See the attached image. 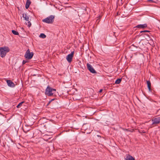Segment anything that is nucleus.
<instances>
[{"instance_id":"nucleus-1","label":"nucleus","mask_w":160,"mask_h":160,"mask_svg":"<svg viewBox=\"0 0 160 160\" xmlns=\"http://www.w3.org/2000/svg\"><path fill=\"white\" fill-rule=\"evenodd\" d=\"M10 51L9 48L7 47H4L0 48V56L4 58L7 53Z\"/></svg>"},{"instance_id":"nucleus-2","label":"nucleus","mask_w":160,"mask_h":160,"mask_svg":"<svg viewBox=\"0 0 160 160\" xmlns=\"http://www.w3.org/2000/svg\"><path fill=\"white\" fill-rule=\"evenodd\" d=\"M56 92V90L48 86L46 89L45 94L48 96H51L53 95L54 93Z\"/></svg>"},{"instance_id":"nucleus-3","label":"nucleus","mask_w":160,"mask_h":160,"mask_svg":"<svg viewBox=\"0 0 160 160\" xmlns=\"http://www.w3.org/2000/svg\"><path fill=\"white\" fill-rule=\"evenodd\" d=\"M54 16L51 15L42 20V21L47 23H52L54 22Z\"/></svg>"},{"instance_id":"nucleus-4","label":"nucleus","mask_w":160,"mask_h":160,"mask_svg":"<svg viewBox=\"0 0 160 160\" xmlns=\"http://www.w3.org/2000/svg\"><path fill=\"white\" fill-rule=\"evenodd\" d=\"M33 55V52H30L29 49L27 50L26 52L24 55V57L25 58L28 59H31Z\"/></svg>"},{"instance_id":"nucleus-5","label":"nucleus","mask_w":160,"mask_h":160,"mask_svg":"<svg viewBox=\"0 0 160 160\" xmlns=\"http://www.w3.org/2000/svg\"><path fill=\"white\" fill-rule=\"evenodd\" d=\"M87 68L91 73H97L96 71L90 64L88 63L87 64Z\"/></svg>"},{"instance_id":"nucleus-6","label":"nucleus","mask_w":160,"mask_h":160,"mask_svg":"<svg viewBox=\"0 0 160 160\" xmlns=\"http://www.w3.org/2000/svg\"><path fill=\"white\" fill-rule=\"evenodd\" d=\"M74 51L71 52V53L68 54L66 57V59L69 62H71L73 56Z\"/></svg>"},{"instance_id":"nucleus-7","label":"nucleus","mask_w":160,"mask_h":160,"mask_svg":"<svg viewBox=\"0 0 160 160\" xmlns=\"http://www.w3.org/2000/svg\"><path fill=\"white\" fill-rule=\"evenodd\" d=\"M152 124H157L160 122V117H158L153 119L152 120Z\"/></svg>"},{"instance_id":"nucleus-8","label":"nucleus","mask_w":160,"mask_h":160,"mask_svg":"<svg viewBox=\"0 0 160 160\" xmlns=\"http://www.w3.org/2000/svg\"><path fill=\"white\" fill-rule=\"evenodd\" d=\"M52 126L51 123H48V126L47 127L46 129H45V131L47 132H50Z\"/></svg>"},{"instance_id":"nucleus-9","label":"nucleus","mask_w":160,"mask_h":160,"mask_svg":"<svg viewBox=\"0 0 160 160\" xmlns=\"http://www.w3.org/2000/svg\"><path fill=\"white\" fill-rule=\"evenodd\" d=\"M7 82L8 85L10 87H14L15 84L14 83L10 80H7Z\"/></svg>"},{"instance_id":"nucleus-10","label":"nucleus","mask_w":160,"mask_h":160,"mask_svg":"<svg viewBox=\"0 0 160 160\" xmlns=\"http://www.w3.org/2000/svg\"><path fill=\"white\" fill-rule=\"evenodd\" d=\"M45 123L41 124L39 125V127L40 129V131L41 132H44L45 131Z\"/></svg>"},{"instance_id":"nucleus-11","label":"nucleus","mask_w":160,"mask_h":160,"mask_svg":"<svg viewBox=\"0 0 160 160\" xmlns=\"http://www.w3.org/2000/svg\"><path fill=\"white\" fill-rule=\"evenodd\" d=\"M147 27V24L146 23H145L143 24H139L137 25L136 27L138 28H144Z\"/></svg>"},{"instance_id":"nucleus-12","label":"nucleus","mask_w":160,"mask_h":160,"mask_svg":"<svg viewBox=\"0 0 160 160\" xmlns=\"http://www.w3.org/2000/svg\"><path fill=\"white\" fill-rule=\"evenodd\" d=\"M125 159L126 160H135L134 158L129 154L127 155Z\"/></svg>"},{"instance_id":"nucleus-13","label":"nucleus","mask_w":160,"mask_h":160,"mask_svg":"<svg viewBox=\"0 0 160 160\" xmlns=\"http://www.w3.org/2000/svg\"><path fill=\"white\" fill-rule=\"evenodd\" d=\"M22 17L26 21H28L29 19V17L25 13H23L22 14Z\"/></svg>"},{"instance_id":"nucleus-14","label":"nucleus","mask_w":160,"mask_h":160,"mask_svg":"<svg viewBox=\"0 0 160 160\" xmlns=\"http://www.w3.org/2000/svg\"><path fill=\"white\" fill-rule=\"evenodd\" d=\"M31 2L30 0H27L25 5V8L26 9H28L30 6L31 4Z\"/></svg>"},{"instance_id":"nucleus-15","label":"nucleus","mask_w":160,"mask_h":160,"mask_svg":"<svg viewBox=\"0 0 160 160\" xmlns=\"http://www.w3.org/2000/svg\"><path fill=\"white\" fill-rule=\"evenodd\" d=\"M147 84L148 87V89H149V90L150 91L151 90V82L150 81H147Z\"/></svg>"},{"instance_id":"nucleus-16","label":"nucleus","mask_w":160,"mask_h":160,"mask_svg":"<svg viewBox=\"0 0 160 160\" xmlns=\"http://www.w3.org/2000/svg\"><path fill=\"white\" fill-rule=\"evenodd\" d=\"M122 81V78H118L117 79L115 82V83L116 84H119Z\"/></svg>"},{"instance_id":"nucleus-17","label":"nucleus","mask_w":160,"mask_h":160,"mask_svg":"<svg viewBox=\"0 0 160 160\" xmlns=\"http://www.w3.org/2000/svg\"><path fill=\"white\" fill-rule=\"evenodd\" d=\"M12 33L14 35H19V33L17 31H16L15 30H12Z\"/></svg>"},{"instance_id":"nucleus-18","label":"nucleus","mask_w":160,"mask_h":160,"mask_svg":"<svg viewBox=\"0 0 160 160\" xmlns=\"http://www.w3.org/2000/svg\"><path fill=\"white\" fill-rule=\"evenodd\" d=\"M39 37L42 38H46V36L44 33H41Z\"/></svg>"},{"instance_id":"nucleus-19","label":"nucleus","mask_w":160,"mask_h":160,"mask_svg":"<svg viewBox=\"0 0 160 160\" xmlns=\"http://www.w3.org/2000/svg\"><path fill=\"white\" fill-rule=\"evenodd\" d=\"M24 103V102H20L17 106V107L18 108H19L21 107L22 106V104Z\"/></svg>"},{"instance_id":"nucleus-20","label":"nucleus","mask_w":160,"mask_h":160,"mask_svg":"<svg viewBox=\"0 0 160 160\" xmlns=\"http://www.w3.org/2000/svg\"><path fill=\"white\" fill-rule=\"evenodd\" d=\"M28 21V22L27 23H26V24L28 25V26L29 27H30L31 25V23L30 22V21H29V20L28 21Z\"/></svg>"},{"instance_id":"nucleus-21","label":"nucleus","mask_w":160,"mask_h":160,"mask_svg":"<svg viewBox=\"0 0 160 160\" xmlns=\"http://www.w3.org/2000/svg\"><path fill=\"white\" fill-rule=\"evenodd\" d=\"M48 122H46L45 123V129H46L47 128V127L48 126Z\"/></svg>"},{"instance_id":"nucleus-22","label":"nucleus","mask_w":160,"mask_h":160,"mask_svg":"<svg viewBox=\"0 0 160 160\" xmlns=\"http://www.w3.org/2000/svg\"><path fill=\"white\" fill-rule=\"evenodd\" d=\"M149 32H150V31L148 30H144V31H141L140 32V33Z\"/></svg>"},{"instance_id":"nucleus-23","label":"nucleus","mask_w":160,"mask_h":160,"mask_svg":"<svg viewBox=\"0 0 160 160\" xmlns=\"http://www.w3.org/2000/svg\"><path fill=\"white\" fill-rule=\"evenodd\" d=\"M23 132H25V133H27L29 131V129L28 130H25L24 128H23Z\"/></svg>"},{"instance_id":"nucleus-24","label":"nucleus","mask_w":160,"mask_h":160,"mask_svg":"<svg viewBox=\"0 0 160 160\" xmlns=\"http://www.w3.org/2000/svg\"><path fill=\"white\" fill-rule=\"evenodd\" d=\"M27 62V61L23 60V61L22 63V64L23 65L25 63H26Z\"/></svg>"},{"instance_id":"nucleus-25","label":"nucleus","mask_w":160,"mask_h":160,"mask_svg":"<svg viewBox=\"0 0 160 160\" xmlns=\"http://www.w3.org/2000/svg\"><path fill=\"white\" fill-rule=\"evenodd\" d=\"M55 99H56V98H55L51 99V100H50L49 101V102L50 103V102H52V101H53V100H55Z\"/></svg>"},{"instance_id":"nucleus-26","label":"nucleus","mask_w":160,"mask_h":160,"mask_svg":"<svg viewBox=\"0 0 160 160\" xmlns=\"http://www.w3.org/2000/svg\"><path fill=\"white\" fill-rule=\"evenodd\" d=\"M148 1L149 2H154V1L152 0H148Z\"/></svg>"},{"instance_id":"nucleus-27","label":"nucleus","mask_w":160,"mask_h":160,"mask_svg":"<svg viewBox=\"0 0 160 160\" xmlns=\"http://www.w3.org/2000/svg\"><path fill=\"white\" fill-rule=\"evenodd\" d=\"M102 89H100L99 91V92L100 93H101L102 92Z\"/></svg>"},{"instance_id":"nucleus-28","label":"nucleus","mask_w":160,"mask_h":160,"mask_svg":"<svg viewBox=\"0 0 160 160\" xmlns=\"http://www.w3.org/2000/svg\"><path fill=\"white\" fill-rule=\"evenodd\" d=\"M141 132L143 133H145L146 132L144 130L142 131Z\"/></svg>"},{"instance_id":"nucleus-29","label":"nucleus","mask_w":160,"mask_h":160,"mask_svg":"<svg viewBox=\"0 0 160 160\" xmlns=\"http://www.w3.org/2000/svg\"><path fill=\"white\" fill-rule=\"evenodd\" d=\"M97 137H100V138H101V136H100V135H97Z\"/></svg>"}]
</instances>
